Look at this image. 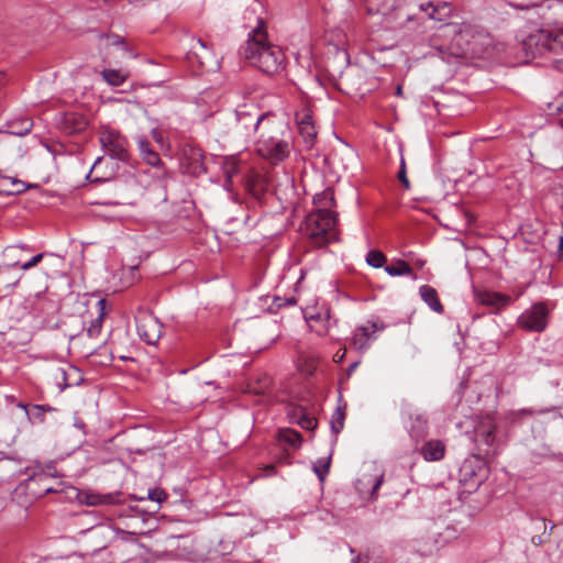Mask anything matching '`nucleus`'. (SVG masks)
<instances>
[{"mask_svg":"<svg viewBox=\"0 0 563 563\" xmlns=\"http://www.w3.org/2000/svg\"><path fill=\"white\" fill-rule=\"evenodd\" d=\"M254 143L257 154L262 157L275 164L283 162L290 153L289 130L286 122L275 114L260 119L256 122Z\"/></svg>","mask_w":563,"mask_h":563,"instance_id":"obj_1","label":"nucleus"},{"mask_svg":"<svg viewBox=\"0 0 563 563\" xmlns=\"http://www.w3.org/2000/svg\"><path fill=\"white\" fill-rule=\"evenodd\" d=\"M258 25L249 33L245 45L240 54L263 73L273 75L284 68L285 54L280 47L267 42L264 21L257 20Z\"/></svg>","mask_w":563,"mask_h":563,"instance_id":"obj_2","label":"nucleus"},{"mask_svg":"<svg viewBox=\"0 0 563 563\" xmlns=\"http://www.w3.org/2000/svg\"><path fill=\"white\" fill-rule=\"evenodd\" d=\"M335 224L336 214L329 209H320L307 217L305 233L316 245L322 246L334 239Z\"/></svg>","mask_w":563,"mask_h":563,"instance_id":"obj_3","label":"nucleus"},{"mask_svg":"<svg viewBox=\"0 0 563 563\" xmlns=\"http://www.w3.org/2000/svg\"><path fill=\"white\" fill-rule=\"evenodd\" d=\"M99 142L107 155L112 159L128 162L130 159L129 142L119 131L102 128L99 133Z\"/></svg>","mask_w":563,"mask_h":563,"instance_id":"obj_4","label":"nucleus"},{"mask_svg":"<svg viewBox=\"0 0 563 563\" xmlns=\"http://www.w3.org/2000/svg\"><path fill=\"white\" fill-rule=\"evenodd\" d=\"M134 320L137 334L145 343L155 344L161 339L163 324L150 310L139 307Z\"/></svg>","mask_w":563,"mask_h":563,"instance_id":"obj_5","label":"nucleus"},{"mask_svg":"<svg viewBox=\"0 0 563 563\" xmlns=\"http://www.w3.org/2000/svg\"><path fill=\"white\" fill-rule=\"evenodd\" d=\"M526 53L532 57L543 56L548 52H556L561 43L559 42V31L552 33L550 31L539 30L530 34L523 42Z\"/></svg>","mask_w":563,"mask_h":563,"instance_id":"obj_6","label":"nucleus"},{"mask_svg":"<svg viewBox=\"0 0 563 563\" xmlns=\"http://www.w3.org/2000/svg\"><path fill=\"white\" fill-rule=\"evenodd\" d=\"M549 309L544 302H537L518 318V325L525 330L542 332L548 325Z\"/></svg>","mask_w":563,"mask_h":563,"instance_id":"obj_7","label":"nucleus"},{"mask_svg":"<svg viewBox=\"0 0 563 563\" xmlns=\"http://www.w3.org/2000/svg\"><path fill=\"white\" fill-rule=\"evenodd\" d=\"M273 114L274 113L271 112L261 113L254 104H243L235 110V119L238 123L246 130L247 135H250V132H252L253 135L256 133V122L260 119L262 120Z\"/></svg>","mask_w":563,"mask_h":563,"instance_id":"obj_8","label":"nucleus"},{"mask_svg":"<svg viewBox=\"0 0 563 563\" xmlns=\"http://www.w3.org/2000/svg\"><path fill=\"white\" fill-rule=\"evenodd\" d=\"M205 155L201 148L195 146L185 147L181 156V168L191 176H200L206 173Z\"/></svg>","mask_w":563,"mask_h":563,"instance_id":"obj_9","label":"nucleus"},{"mask_svg":"<svg viewBox=\"0 0 563 563\" xmlns=\"http://www.w3.org/2000/svg\"><path fill=\"white\" fill-rule=\"evenodd\" d=\"M409 419L408 429L409 435L415 441L423 440L428 434V419L427 417L418 411H412L410 408L404 411Z\"/></svg>","mask_w":563,"mask_h":563,"instance_id":"obj_10","label":"nucleus"},{"mask_svg":"<svg viewBox=\"0 0 563 563\" xmlns=\"http://www.w3.org/2000/svg\"><path fill=\"white\" fill-rule=\"evenodd\" d=\"M55 475V468L53 466H47L46 471L42 473H36L27 479L26 487L27 489L36 496H41L43 494H49L57 492L52 486L46 485V481L48 477H53Z\"/></svg>","mask_w":563,"mask_h":563,"instance_id":"obj_11","label":"nucleus"},{"mask_svg":"<svg viewBox=\"0 0 563 563\" xmlns=\"http://www.w3.org/2000/svg\"><path fill=\"white\" fill-rule=\"evenodd\" d=\"M191 46L187 54V58L196 60L201 68H206L213 60V53L201 38H192Z\"/></svg>","mask_w":563,"mask_h":563,"instance_id":"obj_12","label":"nucleus"},{"mask_svg":"<svg viewBox=\"0 0 563 563\" xmlns=\"http://www.w3.org/2000/svg\"><path fill=\"white\" fill-rule=\"evenodd\" d=\"M511 7L519 9V10H529V9H537V13L539 15H542L543 19L551 21L553 19L552 15L548 14V11H552L560 7L562 3V0H541V1H528L522 3H516L512 1L508 2Z\"/></svg>","mask_w":563,"mask_h":563,"instance_id":"obj_13","label":"nucleus"},{"mask_svg":"<svg viewBox=\"0 0 563 563\" xmlns=\"http://www.w3.org/2000/svg\"><path fill=\"white\" fill-rule=\"evenodd\" d=\"M384 475L363 474L356 482V489L368 498H375Z\"/></svg>","mask_w":563,"mask_h":563,"instance_id":"obj_14","label":"nucleus"},{"mask_svg":"<svg viewBox=\"0 0 563 563\" xmlns=\"http://www.w3.org/2000/svg\"><path fill=\"white\" fill-rule=\"evenodd\" d=\"M420 10L426 12L432 20L444 22L452 14V5L449 2L434 4L432 1L420 4Z\"/></svg>","mask_w":563,"mask_h":563,"instance_id":"obj_15","label":"nucleus"},{"mask_svg":"<svg viewBox=\"0 0 563 563\" xmlns=\"http://www.w3.org/2000/svg\"><path fill=\"white\" fill-rule=\"evenodd\" d=\"M477 439L486 445H493L496 440V423L493 418L485 417L475 428Z\"/></svg>","mask_w":563,"mask_h":563,"instance_id":"obj_16","label":"nucleus"},{"mask_svg":"<svg viewBox=\"0 0 563 563\" xmlns=\"http://www.w3.org/2000/svg\"><path fill=\"white\" fill-rule=\"evenodd\" d=\"M377 327L375 323L371 325H363L355 329L352 338V345L360 351L367 350L373 334L376 332Z\"/></svg>","mask_w":563,"mask_h":563,"instance_id":"obj_17","label":"nucleus"},{"mask_svg":"<svg viewBox=\"0 0 563 563\" xmlns=\"http://www.w3.org/2000/svg\"><path fill=\"white\" fill-rule=\"evenodd\" d=\"M136 144L140 151V155L142 159L153 167H158L162 165V159L159 154L154 151L145 136H137Z\"/></svg>","mask_w":563,"mask_h":563,"instance_id":"obj_18","label":"nucleus"},{"mask_svg":"<svg viewBox=\"0 0 563 563\" xmlns=\"http://www.w3.org/2000/svg\"><path fill=\"white\" fill-rule=\"evenodd\" d=\"M477 298L482 305L496 309L504 308L512 301L510 296L495 291H482L477 295Z\"/></svg>","mask_w":563,"mask_h":563,"instance_id":"obj_19","label":"nucleus"},{"mask_svg":"<svg viewBox=\"0 0 563 563\" xmlns=\"http://www.w3.org/2000/svg\"><path fill=\"white\" fill-rule=\"evenodd\" d=\"M87 126L86 119L78 113L75 112H68L65 113L62 121V129L67 134H76L82 130H85Z\"/></svg>","mask_w":563,"mask_h":563,"instance_id":"obj_20","label":"nucleus"},{"mask_svg":"<svg viewBox=\"0 0 563 563\" xmlns=\"http://www.w3.org/2000/svg\"><path fill=\"white\" fill-rule=\"evenodd\" d=\"M445 445L440 440H430L421 448V455L426 461H440L443 459Z\"/></svg>","mask_w":563,"mask_h":563,"instance_id":"obj_21","label":"nucleus"},{"mask_svg":"<svg viewBox=\"0 0 563 563\" xmlns=\"http://www.w3.org/2000/svg\"><path fill=\"white\" fill-rule=\"evenodd\" d=\"M419 295L431 310L438 313L443 312V306L439 299L438 291L433 287L429 285H422L419 288Z\"/></svg>","mask_w":563,"mask_h":563,"instance_id":"obj_22","label":"nucleus"},{"mask_svg":"<svg viewBox=\"0 0 563 563\" xmlns=\"http://www.w3.org/2000/svg\"><path fill=\"white\" fill-rule=\"evenodd\" d=\"M385 272L393 277L396 276H410L413 279L417 278V276L413 274L412 268L410 265L404 261V260H396L391 262L390 264L386 265L384 267Z\"/></svg>","mask_w":563,"mask_h":563,"instance_id":"obj_23","label":"nucleus"},{"mask_svg":"<svg viewBox=\"0 0 563 563\" xmlns=\"http://www.w3.org/2000/svg\"><path fill=\"white\" fill-rule=\"evenodd\" d=\"M277 439L279 442L288 444L290 448L297 450L302 443L301 434L294 429H279Z\"/></svg>","mask_w":563,"mask_h":563,"instance_id":"obj_24","label":"nucleus"},{"mask_svg":"<svg viewBox=\"0 0 563 563\" xmlns=\"http://www.w3.org/2000/svg\"><path fill=\"white\" fill-rule=\"evenodd\" d=\"M45 255H46V253H38V254H36V255L32 256L29 261H26V262H24V263H21V264H20L19 262H16V263H14V264H12V265H7V266H4V267H1V268H0V283H1V282H5V279H4V275H5L7 273H9V272H10V269H11L13 266H20V268H21L22 271H29V269H31L32 267L36 266V265H37V264H38V263L44 258V256H45Z\"/></svg>","mask_w":563,"mask_h":563,"instance_id":"obj_25","label":"nucleus"},{"mask_svg":"<svg viewBox=\"0 0 563 563\" xmlns=\"http://www.w3.org/2000/svg\"><path fill=\"white\" fill-rule=\"evenodd\" d=\"M33 126V122L29 118L18 119L8 124V133L12 135L23 136L27 134Z\"/></svg>","mask_w":563,"mask_h":563,"instance_id":"obj_26","label":"nucleus"},{"mask_svg":"<svg viewBox=\"0 0 563 563\" xmlns=\"http://www.w3.org/2000/svg\"><path fill=\"white\" fill-rule=\"evenodd\" d=\"M101 76L109 85L118 87L126 80L128 73L121 69H103Z\"/></svg>","mask_w":563,"mask_h":563,"instance_id":"obj_27","label":"nucleus"},{"mask_svg":"<svg viewBox=\"0 0 563 563\" xmlns=\"http://www.w3.org/2000/svg\"><path fill=\"white\" fill-rule=\"evenodd\" d=\"M345 407L338 406L332 413L330 426L334 434H339L344 428Z\"/></svg>","mask_w":563,"mask_h":563,"instance_id":"obj_28","label":"nucleus"},{"mask_svg":"<svg viewBox=\"0 0 563 563\" xmlns=\"http://www.w3.org/2000/svg\"><path fill=\"white\" fill-rule=\"evenodd\" d=\"M292 419L297 424H299L302 429L306 430H313L318 424L317 419L314 417L309 416L302 410L295 412V417Z\"/></svg>","mask_w":563,"mask_h":563,"instance_id":"obj_29","label":"nucleus"},{"mask_svg":"<svg viewBox=\"0 0 563 563\" xmlns=\"http://www.w3.org/2000/svg\"><path fill=\"white\" fill-rule=\"evenodd\" d=\"M298 130L305 143L309 146H312L317 139V130L314 123L303 122L301 126H298Z\"/></svg>","mask_w":563,"mask_h":563,"instance_id":"obj_30","label":"nucleus"},{"mask_svg":"<svg viewBox=\"0 0 563 563\" xmlns=\"http://www.w3.org/2000/svg\"><path fill=\"white\" fill-rule=\"evenodd\" d=\"M52 408L43 405H33L30 410H26V417L31 422H43L44 416L47 410Z\"/></svg>","mask_w":563,"mask_h":563,"instance_id":"obj_31","label":"nucleus"},{"mask_svg":"<svg viewBox=\"0 0 563 563\" xmlns=\"http://www.w3.org/2000/svg\"><path fill=\"white\" fill-rule=\"evenodd\" d=\"M331 455L328 457L319 459L313 465V472L318 476L320 482H324L330 471Z\"/></svg>","mask_w":563,"mask_h":563,"instance_id":"obj_32","label":"nucleus"},{"mask_svg":"<svg viewBox=\"0 0 563 563\" xmlns=\"http://www.w3.org/2000/svg\"><path fill=\"white\" fill-rule=\"evenodd\" d=\"M386 261V255L378 250H371L366 255V263L374 268L383 267Z\"/></svg>","mask_w":563,"mask_h":563,"instance_id":"obj_33","label":"nucleus"},{"mask_svg":"<svg viewBox=\"0 0 563 563\" xmlns=\"http://www.w3.org/2000/svg\"><path fill=\"white\" fill-rule=\"evenodd\" d=\"M87 503L89 505L96 506V505H113L118 503L117 496L114 495H88L87 496Z\"/></svg>","mask_w":563,"mask_h":563,"instance_id":"obj_34","label":"nucleus"},{"mask_svg":"<svg viewBox=\"0 0 563 563\" xmlns=\"http://www.w3.org/2000/svg\"><path fill=\"white\" fill-rule=\"evenodd\" d=\"M271 378L265 375L263 378H260L256 383H252L249 386V391L255 395H264L271 387Z\"/></svg>","mask_w":563,"mask_h":563,"instance_id":"obj_35","label":"nucleus"},{"mask_svg":"<svg viewBox=\"0 0 563 563\" xmlns=\"http://www.w3.org/2000/svg\"><path fill=\"white\" fill-rule=\"evenodd\" d=\"M166 497H167V494L163 489L154 488V489L148 490L146 497H139L137 499L139 500L148 499V500L155 501L157 504H161L162 501H164L166 499Z\"/></svg>","mask_w":563,"mask_h":563,"instance_id":"obj_36","label":"nucleus"},{"mask_svg":"<svg viewBox=\"0 0 563 563\" xmlns=\"http://www.w3.org/2000/svg\"><path fill=\"white\" fill-rule=\"evenodd\" d=\"M297 124L301 126L302 123H314L312 120L311 110L309 108H303L300 112L296 114Z\"/></svg>","mask_w":563,"mask_h":563,"instance_id":"obj_37","label":"nucleus"},{"mask_svg":"<svg viewBox=\"0 0 563 563\" xmlns=\"http://www.w3.org/2000/svg\"><path fill=\"white\" fill-rule=\"evenodd\" d=\"M311 321L321 322V327L319 329H316L317 333L319 335H325L329 331V316L327 314V318L323 320L320 314L318 317H311Z\"/></svg>","mask_w":563,"mask_h":563,"instance_id":"obj_38","label":"nucleus"},{"mask_svg":"<svg viewBox=\"0 0 563 563\" xmlns=\"http://www.w3.org/2000/svg\"><path fill=\"white\" fill-rule=\"evenodd\" d=\"M108 41V45L122 46L128 49L126 43L123 37L117 34H109L103 36Z\"/></svg>","mask_w":563,"mask_h":563,"instance_id":"obj_39","label":"nucleus"},{"mask_svg":"<svg viewBox=\"0 0 563 563\" xmlns=\"http://www.w3.org/2000/svg\"><path fill=\"white\" fill-rule=\"evenodd\" d=\"M398 179L405 186V188L408 189L410 187L409 180L406 175V165H405L404 159H401V163H400V169L398 172Z\"/></svg>","mask_w":563,"mask_h":563,"instance_id":"obj_40","label":"nucleus"},{"mask_svg":"<svg viewBox=\"0 0 563 563\" xmlns=\"http://www.w3.org/2000/svg\"><path fill=\"white\" fill-rule=\"evenodd\" d=\"M523 415H533V411L531 409H521L519 411H516V412H511L510 413V421L511 422H516L519 420V418Z\"/></svg>","mask_w":563,"mask_h":563,"instance_id":"obj_41","label":"nucleus"},{"mask_svg":"<svg viewBox=\"0 0 563 563\" xmlns=\"http://www.w3.org/2000/svg\"><path fill=\"white\" fill-rule=\"evenodd\" d=\"M12 185L15 186L16 188L12 191H10V194H13V192H22L25 187H24V183L22 181H19V180H12Z\"/></svg>","mask_w":563,"mask_h":563,"instance_id":"obj_42","label":"nucleus"},{"mask_svg":"<svg viewBox=\"0 0 563 563\" xmlns=\"http://www.w3.org/2000/svg\"><path fill=\"white\" fill-rule=\"evenodd\" d=\"M153 139L159 143L161 145H163V135L161 134V132L157 130V129H153L152 132H151Z\"/></svg>","mask_w":563,"mask_h":563,"instance_id":"obj_43","label":"nucleus"},{"mask_svg":"<svg viewBox=\"0 0 563 563\" xmlns=\"http://www.w3.org/2000/svg\"><path fill=\"white\" fill-rule=\"evenodd\" d=\"M266 476H272L276 474V467L274 464H268L263 468Z\"/></svg>","mask_w":563,"mask_h":563,"instance_id":"obj_44","label":"nucleus"},{"mask_svg":"<svg viewBox=\"0 0 563 563\" xmlns=\"http://www.w3.org/2000/svg\"><path fill=\"white\" fill-rule=\"evenodd\" d=\"M278 462L280 463H285V464H290L291 461H290V455L287 451H284L280 456L278 457Z\"/></svg>","mask_w":563,"mask_h":563,"instance_id":"obj_45","label":"nucleus"},{"mask_svg":"<svg viewBox=\"0 0 563 563\" xmlns=\"http://www.w3.org/2000/svg\"><path fill=\"white\" fill-rule=\"evenodd\" d=\"M358 365H360V361H356V362H353L352 364H350V366L346 369V376L350 377L353 374V372L357 368Z\"/></svg>","mask_w":563,"mask_h":563,"instance_id":"obj_46","label":"nucleus"},{"mask_svg":"<svg viewBox=\"0 0 563 563\" xmlns=\"http://www.w3.org/2000/svg\"><path fill=\"white\" fill-rule=\"evenodd\" d=\"M74 426L82 431L86 428V423L81 419H75Z\"/></svg>","mask_w":563,"mask_h":563,"instance_id":"obj_47","label":"nucleus"},{"mask_svg":"<svg viewBox=\"0 0 563 563\" xmlns=\"http://www.w3.org/2000/svg\"><path fill=\"white\" fill-rule=\"evenodd\" d=\"M559 257L561 260H563V236L560 238L559 240Z\"/></svg>","mask_w":563,"mask_h":563,"instance_id":"obj_48","label":"nucleus"},{"mask_svg":"<svg viewBox=\"0 0 563 563\" xmlns=\"http://www.w3.org/2000/svg\"><path fill=\"white\" fill-rule=\"evenodd\" d=\"M559 42L561 43L562 48H563V30L559 31Z\"/></svg>","mask_w":563,"mask_h":563,"instance_id":"obj_49","label":"nucleus"},{"mask_svg":"<svg viewBox=\"0 0 563 563\" xmlns=\"http://www.w3.org/2000/svg\"><path fill=\"white\" fill-rule=\"evenodd\" d=\"M101 161H102V157H97V158H96V161H95V163H93V165H92V168H91V169H93V168H95L99 163H101ZM91 172H92V170H90V173H91Z\"/></svg>","mask_w":563,"mask_h":563,"instance_id":"obj_50","label":"nucleus"},{"mask_svg":"<svg viewBox=\"0 0 563 563\" xmlns=\"http://www.w3.org/2000/svg\"><path fill=\"white\" fill-rule=\"evenodd\" d=\"M526 288L518 289V292L516 294V299L523 295Z\"/></svg>","mask_w":563,"mask_h":563,"instance_id":"obj_51","label":"nucleus"},{"mask_svg":"<svg viewBox=\"0 0 563 563\" xmlns=\"http://www.w3.org/2000/svg\"><path fill=\"white\" fill-rule=\"evenodd\" d=\"M296 303V299L294 297L287 299V305L292 306Z\"/></svg>","mask_w":563,"mask_h":563,"instance_id":"obj_52","label":"nucleus"},{"mask_svg":"<svg viewBox=\"0 0 563 563\" xmlns=\"http://www.w3.org/2000/svg\"><path fill=\"white\" fill-rule=\"evenodd\" d=\"M18 406H19L21 409H23L25 412H26V410H30V408L27 407V405L19 404Z\"/></svg>","mask_w":563,"mask_h":563,"instance_id":"obj_53","label":"nucleus"},{"mask_svg":"<svg viewBox=\"0 0 563 563\" xmlns=\"http://www.w3.org/2000/svg\"><path fill=\"white\" fill-rule=\"evenodd\" d=\"M400 93H401V87L399 86V87L397 88V95H400Z\"/></svg>","mask_w":563,"mask_h":563,"instance_id":"obj_54","label":"nucleus"},{"mask_svg":"<svg viewBox=\"0 0 563 563\" xmlns=\"http://www.w3.org/2000/svg\"><path fill=\"white\" fill-rule=\"evenodd\" d=\"M560 125L563 128V118L559 121Z\"/></svg>","mask_w":563,"mask_h":563,"instance_id":"obj_55","label":"nucleus"},{"mask_svg":"<svg viewBox=\"0 0 563 563\" xmlns=\"http://www.w3.org/2000/svg\"><path fill=\"white\" fill-rule=\"evenodd\" d=\"M59 373L63 377L65 376V372L63 369H59Z\"/></svg>","mask_w":563,"mask_h":563,"instance_id":"obj_56","label":"nucleus"},{"mask_svg":"<svg viewBox=\"0 0 563 563\" xmlns=\"http://www.w3.org/2000/svg\"><path fill=\"white\" fill-rule=\"evenodd\" d=\"M342 357H343V355H338V358H339L338 361L339 362L342 361Z\"/></svg>","mask_w":563,"mask_h":563,"instance_id":"obj_57","label":"nucleus"},{"mask_svg":"<svg viewBox=\"0 0 563 563\" xmlns=\"http://www.w3.org/2000/svg\"><path fill=\"white\" fill-rule=\"evenodd\" d=\"M342 357H343V355H338V358H339L338 361L339 362L342 361Z\"/></svg>","mask_w":563,"mask_h":563,"instance_id":"obj_58","label":"nucleus"},{"mask_svg":"<svg viewBox=\"0 0 563 563\" xmlns=\"http://www.w3.org/2000/svg\"><path fill=\"white\" fill-rule=\"evenodd\" d=\"M351 563H356V562H355V559H353Z\"/></svg>","mask_w":563,"mask_h":563,"instance_id":"obj_59","label":"nucleus"},{"mask_svg":"<svg viewBox=\"0 0 563 563\" xmlns=\"http://www.w3.org/2000/svg\"><path fill=\"white\" fill-rule=\"evenodd\" d=\"M2 78V75L0 74V79Z\"/></svg>","mask_w":563,"mask_h":563,"instance_id":"obj_60","label":"nucleus"}]
</instances>
